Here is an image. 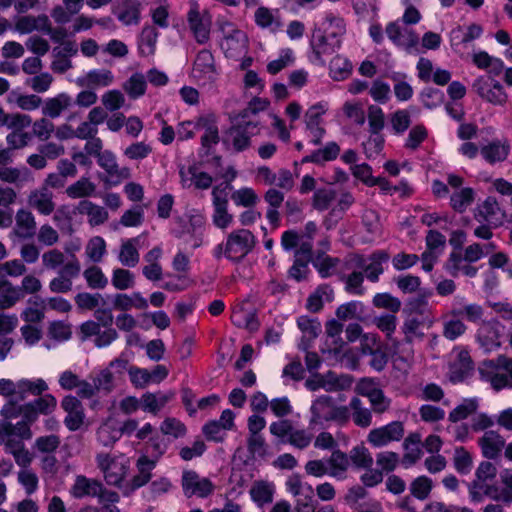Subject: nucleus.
<instances>
[{
    "label": "nucleus",
    "instance_id": "f257e3e1",
    "mask_svg": "<svg viewBox=\"0 0 512 512\" xmlns=\"http://www.w3.org/2000/svg\"><path fill=\"white\" fill-rule=\"evenodd\" d=\"M345 33V20L334 12H325L313 29L309 43L311 48L310 62L324 66V56L332 54L341 47Z\"/></svg>",
    "mask_w": 512,
    "mask_h": 512
},
{
    "label": "nucleus",
    "instance_id": "f03ea898",
    "mask_svg": "<svg viewBox=\"0 0 512 512\" xmlns=\"http://www.w3.org/2000/svg\"><path fill=\"white\" fill-rule=\"evenodd\" d=\"M309 428L323 429L328 427L330 422L345 424L350 418L347 406H337L331 397L320 396L316 398L310 407Z\"/></svg>",
    "mask_w": 512,
    "mask_h": 512
},
{
    "label": "nucleus",
    "instance_id": "7ed1b4c3",
    "mask_svg": "<svg viewBox=\"0 0 512 512\" xmlns=\"http://www.w3.org/2000/svg\"><path fill=\"white\" fill-rule=\"evenodd\" d=\"M481 380L496 390L512 388V358L499 356L494 360L483 361L478 368Z\"/></svg>",
    "mask_w": 512,
    "mask_h": 512
},
{
    "label": "nucleus",
    "instance_id": "20e7f679",
    "mask_svg": "<svg viewBox=\"0 0 512 512\" xmlns=\"http://www.w3.org/2000/svg\"><path fill=\"white\" fill-rule=\"evenodd\" d=\"M95 460L105 482L110 486L122 487L130 472V459L123 453L101 452Z\"/></svg>",
    "mask_w": 512,
    "mask_h": 512
},
{
    "label": "nucleus",
    "instance_id": "39448f33",
    "mask_svg": "<svg viewBox=\"0 0 512 512\" xmlns=\"http://www.w3.org/2000/svg\"><path fill=\"white\" fill-rule=\"evenodd\" d=\"M436 322L432 309L426 304L412 309L405 317L401 326V332L406 342L422 341L425 331L429 330Z\"/></svg>",
    "mask_w": 512,
    "mask_h": 512
},
{
    "label": "nucleus",
    "instance_id": "423d86ee",
    "mask_svg": "<svg viewBox=\"0 0 512 512\" xmlns=\"http://www.w3.org/2000/svg\"><path fill=\"white\" fill-rule=\"evenodd\" d=\"M220 30L222 33L220 48L227 58L238 60L247 54L249 40L244 31L229 22L223 23Z\"/></svg>",
    "mask_w": 512,
    "mask_h": 512
},
{
    "label": "nucleus",
    "instance_id": "0eeeda50",
    "mask_svg": "<svg viewBox=\"0 0 512 512\" xmlns=\"http://www.w3.org/2000/svg\"><path fill=\"white\" fill-rule=\"evenodd\" d=\"M389 260V255L383 250H377L370 256L365 257L360 254H353L347 260L348 269H360L366 274L371 282H378L379 277L384 272L383 264Z\"/></svg>",
    "mask_w": 512,
    "mask_h": 512
},
{
    "label": "nucleus",
    "instance_id": "6e6552de",
    "mask_svg": "<svg viewBox=\"0 0 512 512\" xmlns=\"http://www.w3.org/2000/svg\"><path fill=\"white\" fill-rule=\"evenodd\" d=\"M259 133V123L240 121L232 125L226 132L224 144L234 152H243L251 146V138Z\"/></svg>",
    "mask_w": 512,
    "mask_h": 512
},
{
    "label": "nucleus",
    "instance_id": "1a4fd4ad",
    "mask_svg": "<svg viewBox=\"0 0 512 512\" xmlns=\"http://www.w3.org/2000/svg\"><path fill=\"white\" fill-rule=\"evenodd\" d=\"M330 108L329 102L321 100L310 105L304 113L303 121L306 130L309 132L311 143H321L326 130L324 128V116Z\"/></svg>",
    "mask_w": 512,
    "mask_h": 512
},
{
    "label": "nucleus",
    "instance_id": "9d476101",
    "mask_svg": "<svg viewBox=\"0 0 512 512\" xmlns=\"http://www.w3.org/2000/svg\"><path fill=\"white\" fill-rule=\"evenodd\" d=\"M495 77L478 76L472 84V89L483 101L494 106H504L508 101V95Z\"/></svg>",
    "mask_w": 512,
    "mask_h": 512
},
{
    "label": "nucleus",
    "instance_id": "9b49d317",
    "mask_svg": "<svg viewBox=\"0 0 512 512\" xmlns=\"http://www.w3.org/2000/svg\"><path fill=\"white\" fill-rule=\"evenodd\" d=\"M187 22L197 43L205 44L209 41L212 17L207 10H201L196 1L190 2Z\"/></svg>",
    "mask_w": 512,
    "mask_h": 512
},
{
    "label": "nucleus",
    "instance_id": "f8f14e48",
    "mask_svg": "<svg viewBox=\"0 0 512 512\" xmlns=\"http://www.w3.org/2000/svg\"><path fill=\"white\" fill-rule=\"evenodd\" d=\"M254 245L255 237L249 230H235L227 237L224 255L229 260L239 261L253 249Z\"/></svg>",
    "mask_w": 512,
    "mask_h": 512
},
{
    "label": "nucleus",
    "instance_id": "ddd939ff",
    "mask_svg": "<svg viewBox=\"0 0 512 512\" xmlns=\"http://www.w3.org/2000/svg\"><path fill=\"white\" fill-rule=\"evenodd\" d=\"M285 486L287 492L296 499V512H314V506L312 504L314 489L309 483L302 481L299 475L293 474L288 477Z\"/></svg>",
    "mask_w": 512,
    "mask_h": 512
},
{
    "label": "nucleus",
    "instance_id": "4468645a",
    "mask_svg": "<svg viewBox=\"0 0 512 512\" xmlns=\"http://www.w3.org/2000/svg\"><path fill=\"white\" fill-rule=\"evenodd\" d=\"M389 40L397 47L412 52L416 49L419 38L415 31L399 20L390 22L385 29Z\"/></svg>",
    "mask_w": 512,
    "mask_h": 512
},
{
    "label": "nucleus",
    "instance_id": "2eb2a0df",
    "mask_svg": "<svg viewBox=\"0 0 512 512\" xmlns=\"http://www.w3.org/2000/svg\"><path fill=\"white\" fill-rule=\"evenodd\" d=\"M128 369V361L122 358H116L110 362L109 366L100 370L94 377V383L98 391L111 392L116 381Z\"/></svg>",
    "mask_w": 512,
    "mask_h": 512
},
{
    "label": "nucleus",
    "instance_id": "dca6fc26",
    "mask_svg": "<svg viewBox=\"0 0 512 512\" xmlns=\"http://www.w3.org/2000/svg\"><path fill=\"white\" fill-rule=\"evenodd\" d=\"M181 485L186 497L206 498L214 491V484L195 471L188 470L182 473Z\"/></svg>",
    "mask_w": 512,
    "mask_h": 512
},
{
    "label": "nucleus",
    "instance_id": "f3484780",
    "mask_svg": "<svg viewBox=\"0 0 512 512\" xmlns=\"http://www.w3.org/2000/svg\"><path fill=\"white\" fill-rule=\"evenodd\" d=\"M505 211L495 197L489 196L479 203L474 210V218L480 223L493 227L501 226L505 219Z\"/></svg>",
    "mask_w": 512,
    "mask_h": 512
},
{
    "label": "nucleus",
    "instance_id": "a211bd4d",
    "mask_svg": "<svg viewBox=\"0 0 512 512\" xmlns=\"http://www.w3.org/2000/svg\"><path fill=\"white\" fill-rule=\"evenodd\" d=\"M193 77L202 85L217 80L219 72L215 66L214 57L209 50H202L196 56L192 70Z\"/></svg>",
    "mask_w": 512,
    "mask_h": 512
},
{
    "label": "nucleus",
    "instance_id": "6ab92c4d",
    "mask_svg": "<svg viewBox=\"0 0 512 512\" xmlns=\"http://www.w3.org/2000/svg\"><path fill=\"white\" fill-rule=\"evenodd\" d=\"M404 435V426L400 421H393L379 428L372 429L367 441L373 447H383L391 442L399 441Z\"/></svg>",
    "mask_w": 512,
    "mask_h": 512
},
{
    "label": "nucleus",
    "instance_id": "aec40b11",
    "mask_svg": "<svg viewBox=\"0 0 512 512\" xmlns=\"http://www.w3.org/2000/svg\"><path fill=\"white\" fill-rule=\"evenodd\" d=\"M61 408L65 411L64 424L69 431L79 430L85 420L84 407L81 401L72 395L65 396L61 401Z\"/></svg>",
    "mask_w": 512,
    "mask_h": 512
},
{
    "label": "nucleus",
    "instance_id": "412c9836",
    "mask_svg": "<svg viewBox=\"0 0 512 512\" xmlns=\"http://www.w3.org/2000/svg\"><path fill=\"white\" fill-rule=\"evenodd\" d=\"M199 130L204 133L201 137L202 147L210 150L219 143L218 117L212 113H205L198 116Z\"/></svg>",
    "mask_w": 512,
    "mask_h": 512
},
{
    "label": "nucleus",
    "instance_id": "4be33fe9",
    "mask_svg": "<svg viewBox=\"0 0 512 512\" xmlns=\"http://www.w3.org/2000/svg\"><path fill=\"white\" fill-rule=\"evenodd\" d=\"M212 196L214 206L213 222L218 228L225 229L233 221V216L227 211L228 201L225 191L216 187L212 191Z\"/></svg>",
    "mask_w": 512,
    "mask_h": 512
},
{
    "label": "nucleus",
    "instance_id": "5701e85b",
    "mask_svg": "<svg viewBox=\"0 0 512 512\" xmlns=\"http://www.w3.org/2000/svg\"><path fill=\"white\" fill-rule=\"evenodd\" d=\"M142 6L139 0H123L113 13L125 26L138 25L141 20Z\"/></svg>",
    "mask_w": 512,
    "mask_h": 512
},
{
    "label": "nucleus",
    "instance_id": "b1692460",
    "mask_svg": "<svg viewBox=\"0 0 512 512\" xmlns=\"http://www.w3.org/2000/svg\"><path fill=\"white\" fill-rule=\"evenodd\" d=\"M481 156L489 164L503 162L510 153V144L507 139H494L482 146Z\"/></svg>",
    "mask_w": 512,
    "mask_h": 512
},
{
    "label": "nucleus",
    "instance_id": "393cba45",
    "mask_svg": "<svg viewBox=\"0 0 512 512\" xmlns=\"http://www.w3.org/2000/svg\"><path fill=\"white\" fill-rule=\"evenodd\" d=\"M503 488L495 485H487L485 494L495 501H500L506 505L512 504V470L505 469L500 474Z\"/></svg>",
    "mask_w": 512,
    "mask_h": 512
},
{
    "label": "nucleus",
    "instance_id": "a878e982",
    "mask_svg": "<svg viewBox=\"0 0 512 512\" xmlns=\"http://www.w3.org/2000/svg\"><path fill=\"white\" fill-rule=\"evenodd\" d=\"M255 24L270 33H277L282 27V22L278 9H271L260 6L254 13Z\"/></svg>",
    "mask_w": 512,
    "mask_h": 512
},
{
    "label": "nucleus",
    "instance_id": "bb28decb",
    "mask_svg": "<svg viewBox=\"0 0 512 512\" xmlns=\"http://www.w3.org/2000/svg\"><path fill=\"white\" fill-rule=\"evenodd\" d=\"M478 444L482 454L487 459H495L505 447V439L496 431H485Z\"/></svg>",
    "mask_w": 512,
    "mask_h": 512
},
{
    "label": "nucleus",
    "instance_id": "cd10ccee",
    "mask_svg": "<svg viewBox=\"0 0 512 512\" xmlns=\"http://www.w3.org/2000/svg\"><path fill=\"white\" fill-rule=\"evenodd\" d=\"M48 29L49 17L45 14L21 16L15 21V30L20 34H29L34 31L42 33Z\"/></svg>",
    "mask_w": 512,
    "mask_h": 512
},
{
    "label": "nucleus",
    "instance_id": "c85d7f7f",
    "mask_svg": "<svg viewBox=\"0 0 512 512\" xmlns=\"http://www.w3.org/2000/svg\"><path fill=\"white\" fill-rule=\"evenodd\" d=\"M275 489V484L273 482L267 480H257L252 484L249 490V495L251 500L258 507H263L272 503Z\"/></svg>",
    "mask_w": 512,
    "mask_h": 512
},
{
    "label": "nucleus",
    "instance_id": "c756f323",
    "mask_svg": "<svg viewBox=\"0 0 512 512\" xmlns=\"http://www.w3.org/2000/svg\"><path fill=\"white\" fill-rule=\"evenodd\" d=\"M472 62L477 68L487 72L485 76H500L504 70V62L485 51L474 53Z\"/></svg>",
    "mask_w": 512,
    "mask_h": 512
},
{
    "label": "nucleus",
    "instance_id": "7c9ffc66",
    "mask_svg": "<svg viewBox=\"0 0 512 512\" xmlns=\"http://www.w3.org/2000/svg\"><path fill=\"white\" fill-rule=\"evenodd\" d=\"M174 397L173 392H146L141 396L142 410L153 415L158 414Z\"/></svg>",
    "mask_w": 512,
    "mask_h": 512
},
{
    "label": "nucleus",
    "instance_id": "2f4dec72",
    "mask_svg": "<svg viewBox=\"0 0 512 512\" xmlns=\"http://www.w3.org/2000/svg\"><path fill=\"white\" fill-rule=\"evenodd\" d=\"M77 210L80 214L87 216V221L91 226L102 225L109 218V214L104 207L88 200L80 201Z\"/></svg>",
    "mask_w": 512,
    "mask_h": 512
},
{
    "label": "nucleus",
    "instance_id": "473e14b6",
    "mask_svg": "<svg viewBox=\"0 0 512 512\" xmlns=\"http://www.w3.org/2000/svg\"><path fill=\"white\" fill-rule=\"evenodd\" d=\"M71 102V97L67 93H59L44 101L42 114L52 119L58 118L71 105Z\"/></svg>",
    "mask_w": 512,
    "mask_h": 512
},
{
    "label": "nucleus",
    "instance_id": "72a5a7b5",
    "mask_svg": "<svg viewBox=\"0 0 512 512\" xmlns=\"http://www.w3.org/2000/svg\"><path fill=\"white\" fill-rule=\"evenodd\" d=\"M140 237L126 239L122 242L118 259L126 267H135L139 263Z\"/></svg>",
    "mask_w": 512,
    "mask_h": 512
},
{
    "label": "nucleus",
    "instance_id": "f704fd0d",
    "mask_svg": "<svg viewBox=\"0 0 512 512\" xmlns=\"http://www.w3.org/2000/svg\"><path fill=\"white\" fill-rule=\"evenodd\" d=\"M84 0H63V6L57 5L51 11V17L58 24L68 23L73 15L79 13Z\"/></svg>",
    "mask_w": 512,
    "mask_h": 512
},
{
    "label": "nucleus",
    "instance_id": "c9c22d12",
    "mask_svg": "<svg viewBox=\"0 0 512 512\" xmlns=\"http://www.w3.org/2000/svg\"><path fill=\"white\" fill-rule=\"evenodd\" d=\"M327 464L330 477L338 480L345 479L346 472L350 466L349 457L346 453L340 450H334L327 459Z\"/></svg>",
    "mask_w": 512,
    "mask_h": 512
},
{
    "label": "nucleus",
    "instance_id": "e433bc0d",
    "mask_svg": "<svg viewBox=\"0 0 512 512\" xmlns=\"http://www.w3.org/2000/svg\"><path fill=\"white\" fill-rule=\"evenodd\" d=\"M159 33L153 26H144L138 38V52L142 57L155 54Z\"/></svg>",
    "mask_w": 512,
    "mask_h": 512
},
{
    "label": "nucleus",
    "instance_id": "4c0bfd02",
    "mask_svg": "<svg viewBox=\"0 0 512 512\" xmlns=\"http://www.w3.org/2000/svg\"><path fill=\"white\" fill-rule=\"evenodd\" d=\"M102 490L100 482L79 475L75 479V483L71 488V494L75 498H83L86 496H97Z\"/></svg>",
    "mask_w": 512,
    "mask_h": 512
},
{
    "label": "nucleus",
    "instance_id": "58836bf2",
    "mask_svg": "<svg viewBox=\"0 0 512 512\" xmlns=\"http://www.w3.org/2000/svg\"><path fill=\"white\" fill-rule=\"evenodd\" d=\"M113 307L122 311L132 308L146 309L148 302L139 292H133L132 294L119 293L114 296Z\"/></svg>",
    "mask_w": 512,
    "mask_h": 512
},
{
    "label": "nucleus",
    "instance_id": "ea45409f",
    "mask_svg": "<svg viewBox=\"0 0 512 512\" xmlns=\"http://www.w3.org/2000/svg\"><path fill=\"white\" fill-rule=\"evenodd\" d=\"M333 297V289L329 285H320L309 295L306 307L310 312L316 313L322 309L325 302H331Z\"/></svg>",
    "mask_w": 512,
    "mask_h": 512
},
{
    "label": "nucleus",
    "instance_id": "a19ab883",
    "mask_svg": "<svg viewBox=\"0 0 512 512\" xmlns=\"http://www.w3.org/2000/svg\"><path fill=\"white\" fill-rule=\"evenodd\" d=\"M18 398L24 400L28 395L40 396L48 390V385L42 378L18 380Z\"/></svg>",
    "mask_w": 512,
    "mask_h": 512
},
{
    "label": "nucleus",
    "instance_id": "79ce46f5",
    "mask_svg": "<svg viewBox=\"0 0 512 512\" xmlns=\"http://www.w3.org/2000/svg\"><path fill=\"white\" fill-rule=\"evenodd\" d=\"M35 219L31 212L19 210L16 214L15 234L23 239L31 238L35 233Z\"/></svg>",
    "mask_w": 512,
    "mask_h": 512
},
{
    "label": "nucleus",
    "instance_id": "37998d69",
    "mask_svg": "<svg viewBox=\"0 0 512 512\" xmlns=\"http://www.w3.org/2000/svg\"><path fill=\"white\" fill-rule=\"evenodd\" d=\"M121 437L117 422L109 418L104 421L97 430V440L103 446L113 445Z\"/></svg>",
    "mask_w": 512,
    "mask_h": 512
},
{
    "label": "nucleus",
    "instance_id": "c03bdc74",
    "mask_svg": "<svg viewBox=\"0 0 512 512\" xmlns=\"http://www.w3.org/2000/svg\"><path fill=\"white\" fill-rule=\"evenodd\" d=\"M340 152V147L336 142L327 143L322 149L316 150L302 159V163L320 164L335 160Z\"/></svg>",
    "mask_w": 512,
    "mask_h": 512
},
{
    "label": "nucleus",
    "instance_id": "a18cd8bd",
    "mask_svg": "<svg viewBox=\"0 0 512 512\" xmlns=\"http://www.w3.org/2000/svg\"><path fill=\"white\" fill-rule=\"evenodd\" d=\"M352 72L351 62L342 55L334 56L329 64V75L335 81L347 79Z\"/></svg>",
    "mask_w": 512,
    "mask_h": 512
},
{
    "label": "nucleus",
    "instance_id": "49530a36",
    "mask_svg": "<svg viewBox=\"0 0 512 512\" xmlns=\"http://www.w3.org/2000/svg\"><path fill=\"white\" fill-rule=\"evenodd\" d=\"M24 298V293L19 286L11 282L0 288V309H9Z\"/></svg>",
    "mask_w": 512,
    "mask_h": 512
},
{
    "label": "nucleus",
    "instance_id": "de8ad7c7",
    "mask_svg": "<svg viewBox=\"0 0 512 512\" xmlns=\"http://www.w3.org/2000/svg\"><path fill=\"white\" fill-rule=\"evenodd\" d=\"M7 100L25 111L36 110L42 104V99L36 94H21L15 91L8 95Z\"/></svg>",
    "mask_w": 512,
    "mask_h": 512
},
{
    "label": "nucleus",
    "instance_id": "09e8293b",
    "mask_svg": "<svg viewBox=\"0 0 512 512\" xmlns=\"http://www.w3.org/2000/svg\"><path fill=\"white\" fill-rule=\"evenodd\" d=\"M147 88L146 77L139 72L132 74L123 84L124 91L131 99H138L142 97Z\"/></svg>",
    "mask_w": 512,
    "mask_h": 512
},
{
    "label": "nucleus",
    "instance_id": "8fccbe9b",
    "mask_svg": "<svg viewBox=\"0 0 512 512\" xmlns=\"http://www.w3.org/2000/svg\"><path fill=\"white\" fill-rule=\"evenodd\" d=\"M343 330V325L339 323L337 320H330L326 323V343L328 345L334 344L335 346L332 348H328L329 353L338 354L341 351L343 346V341L341 339V333Z\"/></svg>",
    "mask_w": 512,
    "mask_h": 512
},
{
    "label": "nucleus",
    "instance_id": "3c124183",
    "mask_svg": "<svg viewBox=\"0 0 512 512\" xmlns=\"http://www.w3.org/2000/svg\"><path fill=\"white\" fill-rule=\"evenodd\" d=\"M29 204L39 213L49 215L54 210L52 196L47 191H35L29 197Z\"/></svg>",
    "mask_w": 512,
    "mask_h": 512
},
{
    "label": "nucleus",
    "instance_id": "603ef678",
    "mask_svg": "<svg viewBox=\"0 0 512 512\" xmlns=\"http://www.w3.org/2000/svg\"><path fill=\"white\" fill-rule=\"evenodd\" d=\"M2 425H8L9 427L6 429V434L8 438V442L12 441H22L29 440L32 438V431L30 428V424L26 421H18L15 425H13L9 421H2Z\"/></svg>",
    "mask_w": 512,
    "mask_h": 512
},
{
    "label": "nucleus",
    "instance_id": "864d4df0",
    "mask_svg": "<svg viewBox=\"0 0 512 512\" xmlns=\"http://www.w3.org/2000/svg\"><path fill=\"white\" fill-rule=\"evenodd\" d=\"M6 450L13 455L17 465L23 469H28L32 462V455L25 448V445L22 441L18 440L8 442Z\"/></svg>",
    "mask_w": 512,
    "mask_h": 512
},
{
    "label": "nucleus",
    "instance_id": "5fc2aeb1",
    "mask_svg": "<svg viewBox=\"0 0 512 512\" xmlns=\"http://www.w3.org/2000/svg\"><path fill=\"white\" fill-rule=\"evenodd\" d=\"M475 199V192L470 187L462 188L451 195L450 204L457 212H464Z\"/></svg>",
    "mask_w": 512,
    "mask_h": 512
},
{
    "label": "nucleus",
    "instance_id": "6e6d98bb",
    "mask_svg": "<svg viewBox=\"0 0 512 512\" xmlns=\"http://www.w3.org/2000/svg\"><path fill=\"white\" fill-rule=\"evenodd\" d=\"M28 305L21 312V319L27 323H40L45 317L43 301L30 298Z\"/></svg>",
    "mask_w": 512,
    "mask_h": 512
},
{
    "label": "nucleus",
    "instance_id": "4d7b16f0",
    "mask_svg": "<svg viewBox=\"0 0 512 512\" xmlns=\"http://www.w3.org/2000/svg\"><path fill=\"white\" fill-rule=\"evenodd\" d=\"M106 252V241L101 236L92 237L85 247L86 256L94 263L101 262Z\"/></svg>",
    "mask_w": 512,
    "mask_h": 512
},
{
    "label": "nucleus",
    "instance_id": "13d9d810",
    "mask_svg": "<svg viewBox=\"0 0 512 512\" xmlns=\"http://www.w3.org/2000/svg\"><path fill=\"white\" fill-rule=\"evenodd\" d=\"M349 461L356 468H370L373 464V458L369 450L364 445H357L349 452Z\"/></svg>",
    "mask_w": 512,
    "mask_h": 512
},
{
    "label": "nucleus",
    "instance_id": "bf43d9fd",
    "mask_svg": "<svg viewBox=\"0 0 512 512\" xmlns=\"http://www.w3.org/2000/svg\"><path fill=\"white\" fill-rule=\"evenodd\" d=\"M153 151L152 145L145 141H137L128 145L124 151L123 155L129 160L133 161H141L147 158Z\"/></svg>",
    "mask_w": 512,
    "mask_h": 512
},
{
    "label": "nucleus",
    "instance_id": "052dcab7",
    "mask_svg": "<svg viewBox=\"0 0 512 512\" xmlns=\"http://www.w3.org/2000/svg\"><path fill=\"white\" fill-rule=\"evenodd\" d=\"M83 277L91 289H104L108 285V278L98 266H90L83 272Z\"/></svg>",
    "mask_w": 512,
    "mask_h": 512
},
{
    "label": "nucleus",
    "instance_id": "680f3d73",
    "mask_svg": "<svg viewBox=\"0 0 512 512\" xmlns=\"http://www.w3.org/2000/svg\"><path fill=\"white\" fill-rule=\"evenodd\" d=\"M335 199V190L329 188H320L314 192L312 205L318 211H326L332 207Z\"/></svg>",
    "mask_w": 512,
    "mask_h": 512
},
{
    "label": "nucleus",
    "instance_id": "e2e57ef3",
    "mask_svg": "<svg viewBox=\"0 0 512 512\" xmlns=\"http://www.w3.org/2000/svg\"><path fill=\"white\" fill-rule=\"evenodd\" d=\"M54 81L53 76L49 72H39L25 80V85L36 93L47 92Z\"/></svg>",
    "mask_w": 512,
    "mask_h": 512
},
{
    "label": "nucleus",
    "instance_id": "0e129e2a",
    "mask_svg": "<svg viewBox=\"0 0 512 512\" xmlns=\"http://www.w3.org/2000/svg\"><path fill=\"white\" fill-rule=\"evenodd\" d=\"M47 334L57 343L68 341L72 336L71 325L64 321H53L48 326Z\"/></svg>",
    "mask_w": 512,
    "mask_h": 512
},
{
    "label": "nucleus",
    "instance_id": "69168bd1",
    "mask_svg": "<svg viewBox=\"0 0 512 512\" xmlns=\"http://www.w3.org/2000/svg\"><path fill=\"white\" fill-rule=\"evenodd\" d=\"M96 186L88 178H81L66 189V193L70 198L88 197L94 194Z\"/></svg>",
    "mask_w": 512,
    "mask_h": 512
},
{
    "label": "nucleus",
    "instance_id": "338daca9",
    "mask_svg": "<svg viewBox=\"0 0 512 512\" xmlns=\"http://www.w3.org/2000/svg\"><path fill=\"white\" fill-rule=\"evenodd\" d=\"M160 431L163 435L174 439L185 436L187 429L183 422L174 417H167L160 425Z\"/></svg>",
    "mask_w": 512,
    "mask_h": 512
},
{
    "label": "nucleus",
    "instance_id": "774afa93",
    "mask_svg": "<svg viewBox=\"0 0 512 512\" xmlns=\"http://www.w3.org/2000/svg\"><path fill=\"white\" fill-rule=\"evenodd\" d=\"M111 282L117 290H127L134 287L135 276L127 269L115 268L112 272Z\"/></svg>",
    "mask_w": 512,
    "mask_h": 512
}]
</instances>
